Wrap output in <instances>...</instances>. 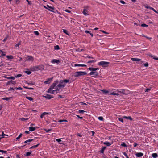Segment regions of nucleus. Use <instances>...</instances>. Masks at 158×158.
Instances as JSON below:
<instances>
[{
	"mask_svg": "<svg viewBox=\"0 0 158 158\" xmlns=\"http://www.w3.org/2000/svg\"><path fill=\"white\" fill-rule=\"evenodd\" d=\"M59 84L58 80L55 82L51 86L47 92L51 94L56 93L58 92Z\"/></svg>",
	"mask_w": 158,
	"mask_h": 158,
	"instance_id": "f257e3e1",
	"label": "nucleus"
},
{
	"mask_svg": "<svg viewBox=\"0 0 158 158\" xmlns=\"http://www.w3.org/2000/svg\"><path fill=\"white\" fill-rule=\"evenodd\" d=\"M88 69L91 71L89 73V74L90 75H91L92 77H95L98 76V72L96 71L97 70H99V68L89 67L88 68Z\"/></svg>",
	"mask_w": 158,
	"mask_h": 158,
	"instance_id": "f03ea898",
	"label": "nucleus"
},
{
	"mask_svg": "<svg viewBox=\"0 0 158 158\" xmlns=\"http://www.w3.org/2000/svg\"><path fill=\"white\" fill-rule=\"evenodd\" d=\"M44 66L43 65H40L38 66H35L31 67L30 68L31 70L32 71H38L44 70Z\"/></svg>",
	"mask_w": 158,
	"mask_h": 158,
	"instance_id": "7ed1b4c3",
	"label": "nucleus"
},
{
	"mask_svg": "<svg viewBox=\"0 0 158 158\" xmlns=\"http://www.w3.org/2000/svg\"><path fill=\"white\" fill-rule=\"evenodd\" d=\"M87 73L85 72L79 71L75 73L74 76L76 77H78L81 76H83L86 74Z\"/></svg>",
	"mask_w": 158,
	"mask_h": 158,
	"instance_id": "20e7f679",
	"label": "nucleus"
},
{
	"mask_svg": "<svg viewBox=\"0 0 158 158\" xmlns=\"http://www.w3.org/2000/svg\"><path fill=\"white\" fill-rule=\"evenodd\" d=\"M109 63V62L106 61H101L98 63V65L102 66L103 67H107Z\"/></svg>",
	"mask_w": 158,
	"mask_h": 158,
	"instance_id": "39448f33",
	"label": "nucleus"
},
{
	"mask_svg": "<svg viewBox=\"0 0 158 158\" xmlns=\"http://www.w3.org/2000/svg\"><path fill=\"white\" fill-rule=\"evenodd\" d=\"M69 80H64V81L61 80L60 81V88L61 87H64L66 85V84L69 82Z\"/></svg>",
	"mask_w": 158,
	"mask_h": 158,
	"instance_id": "423d86ee",
	"label": "nucleus"
},
{
	"mask_svg": "<svg viewBox=\"0 0 158 158\" xmlns=\"http://www.w3.org/2000/svg\"><path fill=\"white\" fill-rule=\"evenodd\" d=\"M127 91H128L127 90L126 91L125 90H123V89L121 90L118 89L117 90V92L118 93H122V94H127Z\"/></svg>",
	"mask_w": 158,
	"mask_h": 158,
	"instance_id": "0eeeda50",
	"label": "nucleus"
},
{
	"mask_svg": "<svg viewBox=\"0 0 158 158\" xmlns=\"http://www.w3.org/2000/svg\"><path fill=\"white\" fill-rule=\"evenodd\" d=\"M51 62L53 64H58L59 63V60L53 59L51 60Z\"/></svg>",
	"mask_w": 158,
	"mask_h": 158,
	"instance_id": "6e6552de",
	"label": "nucleus"
},
{
	"mask_svg": "<svg viewBox=\"0 0 158 158\" xmlns=\"http://www.w3.org/2000/svg\"><path fill=\"white\" fill-rule=\"evenodd\" d=\"M53 78H49L47 80L44 82V83L45 84H50Z\"/></svg>",
	"mask_w": 158,
	"mask_h": 158,
	"instance_id": "1a4fd4ad",
	"label": "nucleus"
},
{
	"mask_svg": "<svg viewBox=\"0 0 158 158\" xmlns=\"http://www.w3.org/2000/svg\"><path fill=\"white\" fill-rule=\"evenodd\" d=\"M34 60L32 56H28L26 58V61H33Z\"/></svg>",
	"mask_w": 158,
	"mask_h": 158,
	"instance_id": "9d476101",
	"label": "nucleus"
},
{
	"mask_svg": "<svg viewBox=\"0 0 158 158\" xmlns=\"http://www.w3.org/2000/svg\"><path fill=\"white\" fill-rule=\"evenodd\" d=\"M51 114L50 112H44L42 113L41 115L40 116V118H43L44 116L46 115L50 114Z\"/></svg>",
	"mask_w": 158,
	"mask_h": 158,
	"instance_id": "9b49d317",
	"label": "nucleus"
},
{
	"mask_svg": "<svg viewBox=\"0 0 158 158\" xmlns=\"http://www.w3.org/2000/svg\"><path fill=\"white\" fill-rule=\"evenodd\" d=\"M43 97H44L45 98L48 99L53 98V96L49 94H47L46 96H43Z\"/></svg>",
	"mask_w": 158,
	"mask_h": 158,
	"instance_id": "f8f14e48",
	"label": "nucleus"
},
{
	"mask_svg": "<svg viewBox=\"0 0 158 158\" xmlns=\"http://www.w3.org/2000/svg\"><path fill=\"white\" fill-rule=\"evenodd\" d=\"M47 9L51 11H53L54 10V8L53 7L49 6V5H47Z\"/></svg>",
	"mask_w": 158,
	"mask_h": 158,
	"instance_id": "ddd939ff",
	"label": "nucleus"
},
{
	"mask_svg": "<svg viewBox=\"0 0 158 158\" xmlns=\"http://www.w3.org/2000/svg\"><path fill=\"white\" fill-rule=\"evenodd\" d=\"M131 60L134 61H139L141 60V59H139L136 58H131Z\"/></svg>",
	"mask_w": 158,
	"mask_h": 158,
	"instance_id": "4468645a",
	"label": "nucleus"
},
{
	"mask_svg": "<svg viewBox=\"0 0 158 158\" xmlns=\"http://www.w3.org/2000/svg\"><path fill=\"white\" fill-rule=\"evenodd\" d=\"M135 155L137 157H139L142 156L143 155V154L141 152H139L136 153Z\"/></svg>",
	"mask_w": 158,
	"mask_h": 158,
	"instance_id": "2eb2a0df",
	"label": "nucleus"
},
{
	"mask_svg": "<svg viewBox=\"0 0 158 158\" xmlns=\"http://www.w3.org/2000/svg\"><path fill=\"white\" fill-rule=\"evenodd\" d=\"M83 13L85 15H87L88 14V11L85 9H84V10L83 11Z\"/></svg>",
	"mask_w": 158,
	"mask_h": 158,
	"instance_id": "dca6fc26",
	"label": "nucleus"
},
{
	"mask_svg": "<svg viewBox=\"0 0 158 158\" xmlns=\"http://www.w3.org/2000/svg\"><path fill=\"white\" fill-rule=\"evenodd\" d=\"M74 67L78 66V67H86V65L85 64H74Z\"/></svg>",
	"mask_w": 158,
	"mask_h": 158,
	"instance_id": "f3484780",
	"label": "nucleus"
},
{
	"mask_svg": "<svg viewBox=\"0 0 158 158\" xmlns=\"http://www.w3.org/2000/svg\"><path fill=\"white\" fill-rule=\"evenodd\" d=\"M123 118L127 119H129L131 121L132 120V118L130 116L127 117L126 116H124L123 117Z\"/></svg>",
	"mask_w": 158,
	"mask_h": 158,
	"instance_id": "a211bd4d",
	"label": "nucleus"
},
{
	"mask_svg": "<svg viewBox=\"0 0 158 158\" xmlns=\"http://www.w3.org/2000/svg\"><path fill=\"white\" fill-rule=\"evenodd\" d=\"M35 127H29V130L30 131H32L35 130Z\"/></svg>",
	"mask_w": 158,
	"mask_h": 158,
	"instance_id": "6ab92c4d",
	"label": "nucleus"
},
{
	"mask_svg": "<svg viewBox=\"0 0 158 158\" xmlns=\"http://www.w3.org/2000/svg\"><path fill=\"white\" fill-rule=\"evenodd\" d=\"M104 144L106 145L107 146H109L111 145V143L107 141L105 142L104 143Z\"/></svg>",
	"mask_w": 158,
	"mask_h": 158,
	"instance_id": "aec40b11",
	"label": "nucleus"
},
{
	"mask_svg": "<svg viewBox=\"0 0 158 158\" xmlns=\"http://www.w3.org/2000/svg\"><path fill=\"white\" fill-rule=\"evenodd\" d=\"M144 6H145V7L146 8L149 9H151V10H153V11H154L155 10V9L153 8H152V7H150V6H148L147 5H145Z\"/></svg>",
	"mask_w": 158,
	"mask_h": 158,
	"instance_id": "412c9836",
	"label": "nucleus"
},
{
	"mask_svg": "<svg viewBox=\"0 0 158 158\" xmlns=\"http://www.w3.org/2000/svg\"><path fill=\"white\" fill-rule=\"evenodd\" d=\"M152 156L153 158H156L158 157V155L156 153H153Z\"/></svg>",
	"mask_w": 158,
	"mask_h": 158,
	"instance_id": "4be33fe9",
	"label": "nucleus"
},
{
	"mask_svg": "<svg viewBox=\"0 0 158 158\" xmlns=\"http://www.w3.org/2000/svg\"><path fill=\"white\" fill-rule=\"evenodd\" d=\"M5 77L8 79L14 80L15 79V77Z\"/></svg>",
	"mask_w": 158,
	"mask_h": 158,
	"instance_id": "5701e85b",
	"label": "nucleus"
},
{
	"mask_svg": "<svg viewBox=\"0 0 158 158\" xmlns=\"http://www.w3.org/2000/svg\"><path fill=\"white\" fill-rule=\"evenodd\" d=\"M6 57L9 59H12L13 58V57L12 55L7 56Z\"/></svg>",
	"mask_w": 158,
	"mask_h": 158,
	"instance_id": "b1692460",
	"label": "nucleus"
},
{
	"mask_svg": "<svg viewBox=\"0 0 158 158\" xmlns=\"http://www.w3.org/2000/svg\"><path fill=\"white\" fill-rule=\"evenodd\" d=\"M11 98H12V97L4 98H2V100L8 101L9 100H10Z\"/></svg>",
	"mask_w": 158,
	"mask_h": 158,
	"instance_id": "393cba45",
	"label": "nucleus"
},
{
	"mask_svg": "<svg viewBox=\"0 0 158 158\" xmlns=\"http://www.w3.org/2000/svg\"><path fill=\"white\" fill-rule=\"evenodd\" d=\"M33 140V139H28V140H27L24 142V143H26L27 142H30L32 141Z\"/></svg>",
	"mask_w": 158,
	"mask_h": 158,
	"instance_id": "a878e982",
	"label": "nucleus"
},
{
	"mask_svg": "<svg viewBox=\"0 0 158 158\" xmlns=\"http://www.w3.org/2000/svg\"><path fill=\"white\" fill-rule=\"evenodd\" d=\"M151 57H152L154 59L158 60V58H157L155 56L153 55H150Z\"/></svg>",
	"mask_w": 158,
	"mask_h": 158,
	"instance_id": "bb28decb",
	"label": "nucleus"
},
{
	"mask_svg": "<svg viewBox=\"0 0 158 158\" xmlns=\"http://www.w3.org/2000/svg\"><path fill=\"white\" fill-rule=\"evenodd\" d=\"M26 98L30 101H32L33 100V98L31 97H26Z\"/></svg>",
	"mask_w": 158,
	"mask_h": 158,
	"instance_id": "cd10ccee",
	"label": "nucleus"
},
{
	"mask_svg": "<svg viewBox=\"0 0 158 158\" xmlns=\"http://www.w3.org/2000/svg\"><path fill=\"white\" fill-rule=\"evenodd\" d=\"M39 144H37V145H36L32 146L31 147H30V148L31 149H33V148H35L36 147H38V146Z\"/></svg>",
	"mask_w": 158,
	"mask_h": 158,
	"instance_id": "c85d7f7f",
	"label": "nucleus"
},
{
	"mask_svg": "<svg viewBox=\"0 0 158 158\" xmlns=\"http://www.w3.org/2000/svg\"><path fill=\"white\" fill-rule=\"evenodd\" d=\"M110 95H116L117 96L119 95V94L118 93H110L109 94Z\"/></svg>",
	"mask_w": 158,
	"mask_h": 158,
	"instance_id": "c756f323",
	"label": "nucleus"
},
{
	"mask_svg": "<svg viewBox=\"0 0 158 158\" xmlns=\"http://www.w3.org/2000/svg\"><path fill=\"white\" fill-rule=\"evenodd\" d=\"M101 91L105 94L109 92V91L108 90H102Z\"/></svg>",
	"mask_w": 158,
	"mask_h": 158,
	"instance_id": "7c9ffc66",
	"label": "nucleus"
},
{
	"mask_svg": "<svg viewBox=\"0 0 158 158\" xmlns=\"http://www.w3.org/2000/svg\"><path fill=\"white\" fill-rule=\"evenodd\" d=\"M19 119H20L22 121H24L25 120H27L28 119V118H20Z\"/></svg>",
	"mask_w": 158,
	"mask_h": 158,
	"instance_id": "2f4dec72",
	"label": "nucleus"
},
{
	"mask_svg": "<svg viewBox=\"0 0 158 158\" xmlns=\"http://www.w3.org/2000/svg\"><path fill=\"white\" fill-rule=\"evenodd\" d=\"M22 134H20L16 138V140H18L19 139H20V137H21L22 136Z\"/></svg>",
	"mask_w": 158,
	"mask_h": 158,
	"instance_id": "473e14b6",
	"label": "nucleus"
},
{
	"mask_svg": "<svg viewBox=\"0 0 158 158\" xmlns=\"http://www.w3.org/2000/svg\"><path fill=\"white\" fill-rule=\"evenodd\" d=\"M98 118L99 120L100 121H102L103 120V118L102 116H100L98 117Z\"/></svg>",
	"mask_w": 158,
	"mask_h": 158,
	"instance_id": "72a5a7b5",
	"label": "nucleus"
},
{
	"mask_svg": "<svg viewBox=\"0 0 158 158\" xmlns=\"http://www.w3.org/2000/svg\"><path fill=\"white\" fill-rule=\"evenodd\" d=\"M106 147H103L102 149V150H101V152L103 153V151L106 149Z\"/></svg>",
	"mask_w": 158,
	"mask_h": 158,
	"instance_id": "f704fd0d",
	"label": "nucleus"
},
{
	"mask_svg": "<svg viewBox=\"0 0 158 158\" xmlns=\"http://www.w3.org/2000/svg\"><path fill=\"white\" fill-rule=\"evenodd\" d=\"M63 32L65 33L67 35H68V33L67 31L66 30L63 29L62 30Z\"/></svg>",
	"mask_w": 158,
	"mask_h": 158,
	"instance_id": "c9c22d12",
	"label": "nucleus"
},
{
	"mask_svg": "<svg viewBox=\"0 0 158 158\" xmlns=\"http://www.w3.org/2000/svg\"><path fill=\"white\" fill-rule=\"evenodd\" d=\"M54 49L56 50H58L59 49V46L58 45H57L54 47Z\"/></svg>",
	"mask_w": 158,
	"mask_h": 158,
	"instance_id": "e433bc0d",
	"label": "nucleus"
},
{
	"mask_svg": "<svg viewBox=\"0 0 158 158\" xmlns=\"http://www.w3.org/2000/svg\"><path fill=\"white\" fill-rule=\"evenodd\" d=\"M123 117L122 118H119V119H118V120L122 122V123H123Z\"/></svg>",
	"mask_w": 158,
	"mask_h": 158,
	"instance_id": "4c0bfd02",
	"label": "nucleus"
},
{
	"mask_svg": "<svg viewBox=\"0 0 158 158\" xmlns=\"http://www.w3.org/2000/svg\"><path fill=\"white\" fill-rule=\"evenodd\" d=\"M85 111L83 110H79V112L80 113H84V112Z\"/></svg>",
	"mask_w": 158,
	"mask_h": 158,
	"instance_id": "58836bf2",
	"label": "nucleus"
},
{
	"mask_svg": "<svg viewBox=\"0 0 158 158\" xmlns=\"http://www.w3.org/2000/svg\"><path fill=\"white\" fill-rule=\"evenodd\" d=\"M10 83L12 84L15 85L16 84V82L15 81H10Z\"/></svg>",
	"mask_w": 158,
	"mask_h": 158,
	"instance_id": "ea45409f",
	"label": "nucleus"
},
{
	"mask_svg": "<svg viewBox=\"0 0 158 158\" xmlns=\"http://www.w3.org/2000/svg\"><path fill=\"white\" fill-rule=\"evenodd\" d=\"M95 62V61H94V60H91V61H88V62H87V63H94Z\"/></svg>",
	"mask_w": 158,
	"mask_h": 158,
	"instance_id": "a19ab883",
	"label": "nucleus"
},
{
	"mask_svg": "<svg viewBox=\"0 0 158 158\" xmlns=\"http://www.w3.org/2000/svg\"><path fill=\"white\" fill-rule=\"evenodd\" d=\"M121 146H123V147H127V146H126L125 143H123L122 144H121Z\"/></svg>",
	"mask_w": 158,
	"mask_h": 158,
	"instance_id": "79ce46f5",
	"label": "nucleus"
},
{
	"mask_svg": "<svg viewBox=\"0 0 158 158\" xmlns=\"http://www.w3.org/2000/svg\"><path fill=\"white\" fill-rule=\"evenodd\" d=\"M31 154V152H28L26 153V155L27 156H29Z\"/></svg>",
	"mask_w": 158,
	"mask_h": 158,
	"instance_id": "37998d69",
	"label": "nucleus"
},
{
	"mask_svg": "<svg viewBox=\"0 0 158 158\" xmlns=\"http://www.w3.org/2000/svg\"><path fill=\"white\" fill-rule=\"evenodd\" d=\"M22 75L21 74H18L16 76H15V77H21L22 76Z\"/></svg>",
	"mask_w": 158,
	"mask_h": 158,
	"instance_id": "c03bdc74",
	"label": "nucleus"
},
{
	"mask_svg": "<svg viewBox=\"0 0 158 158\" xmlns=\"http://www.w3.org/2000/svg\"><path fill=\"white\" fill-rule=\"evenodd\" d=\"M141 26L143 27H147L148 26L147 25L145 24H142V25H141Z\"/></svg>",
	"mask_w": 158,
	"mask_h": 158,
	"instance_id": "a18cd8bd",
	"label": "nucleus"
},
{
	"mask_svg": "<svg viewBox=\"0 0 158 158\" xmlns=\"http://www.w3.org/2000/svg\"><path fill=\"white\" fill-rule=\"evenodd\" d=\"M15 89L21 90L22 89L21 87H18V88H15Z\"/></svg>",
	"mask_w": 158,
	"mask_h": 158,
	"instance_id": "49530a36",
	"label": "nucleus"
},
{
	"mask_svg": "<svg viewBox=\"0 0 158 158\" xmlns=\"http://www.w3.org/2000/svg\"><path fill=\"white\" fill-rule=\"evenodd\" d=\"M34 33L36 35H38L39 34V33L38 31H34Z\"/></svg>",
	"mask_w": 158,
	"mask_h": 158,
	"instance_id": "de8ad7c7",
	"label": "nucleus"
},
{
	"mask_svg": "<svg viewBox=\"0 0 158 158\" xmlns=\"http://www.w3.org/2000/svg\"><path fill=\"white\" fill-rule=\"evenodd\" d=\"M150 89H151V88H148V89H146L145 92H148L149 91Z\"/></svg>",
	"mask_w": 158,
	"mask_h": 158,
	"instance_id": "09e8293b",
	"label": "nucleus"
},
{
	"mask_svg": "<svg viewBox=\"0 0 158 158\" xmlns=\"http://www.w3.org/2000/svg\"><path fill=\"white\" fill-rule=\"evenodd\" d=\"M0 152H2V153H6L7 152L6 151H3V150H0Z\"/></svg>",
	"mask_w": 158,
	"mask_h": 158,
	"instance_id": "8fccbe9b",
	"label": "nucleus"
},
{
	"mask_svg": "<svg viewBox=\"0 0 158 158\" xmlns=\"http://www.w3.org/2000/svg\"><path fill=\"white\" fill-rule=\"evenodd\" d=\"M26 1L28 2V4L31 5V2L28 0H26Z\"/></svg>",
	"mask_w": 158,
	"mask_h": 158,
	"instance_id": "3c124183",
	"label": "nucleus"
},
{
	"mask_svg": "<svg viewBox=\"0 0 158 158\" xmlns=\"http://www.w3.org/2000/svg\"><path fill=\"white\" fill-rule=\"evenodd\" d=\"M26 73L28 74H30L31 73V72L30 71H26Z\"/></svg>",
	"mask_w": 158,
	"mask_h": 158,
	"instance_id": "603ef678",
	"label": "nucleus"
},
{
	"mask_svg": "<svg viewBox=\"0 0 158 158\" xmlns=\"http://www.w3.org/2000/svg\"><path fill=\"white\" fill-rule=\"evenodd\" d=\"M123 154L126 157V158H127V157H128L127 155V153L125 152L123 153Z\"/></svg>",
	"mask_w": 158,
	"mask_h": 158,
	"instance_id": "864d4df0",
	"label": "nucleus"
},
{
	"mask_svg": "<svg viewBox=\"0 0 158 158\" xmlns=\"http://www.w3.org/2000/svg\"><path fill=\"white\" fill-rule=\"evenodd\" d=\"M60 122H67V120H60Z\"/></svg>",
	"mask_w": 158,
	"mask_h": 158,
	"instance_id": "5fc2aeb1",
	"label": "nucleus"
},
{
	"mask_svg": "<svg viewBox=\"0 0 158 158\" xmlns=\"http://www.w3.org/2000/svg\"><path fill=\"white\" fill-rule=\"evenodd\" d=\"M25 88L26 89H30V90H31V89H33V88H31V87H29V88H27V87H25Z\"/></svg>",
	"mask_w": 158,
	"mask_h": 158,
	"instance_id": "6e6d98bb",
	"label": "nucleus"
},
{
	"mask_svg": "<svg viewBox=\"0 0 158 158\" xmlns=\"http://www.w3.org/2000/svg\"><path fill=\"white\" fill-rule=\"evenodd\" d=\"M144 65L145 67H147L148 66V63H146L144 64Z\"/></svg>",
	"mask_w": 158,
	"mask_h": 158,
	"instance_id": "4d7b16f0",
	"label": "nucleus"
},
{
	"mask_svg": "<svg viewBox=\"0 0 158 158\" xmlns=\"http://www.w3.org/2000/svg\"><path fill=\"white\" fill-rule=\"evenodd\" d=\"M20 45V43H19L15 45V47H18L19 46V45Z\"/></svg>",
	"mask_w": 158,
	"mask_h": 158,
	"instance_id": "13d9d810",
	"label": "nucleus"
},
{
	"mask_svg": "<svg viewBox=\"0 0 158 158\" xmlns=\"http://www.w3.org/2000/svg\"><path fill=\"white\" fill-rule=\"evenodd\" d=\"M85 32L86 33H90V31L88 30H85Z\"/></svg>",
	"mask_w": 158,
	"mask_h": 158,
	"instance_id": "bf43d9fd",
	"label": "nucleus"
},
{
	"mask_svg": "<svg viewBox=\"0 0 158 158\" xmlns=\"http://www.w3.org/2000/svg\"><path fill=\"white\" fill-rule=\"evenodd\" d=\"M44 130L47 132H48L49 131H51V129H48V130H47L46 129H44Z\"/></svg>",
	"mask_w": 158,
	"mask_h": 158,
	"instance_id": "052dcab7",
	"label": "nucleus"
},
{
	"mask_svg": "<svg viewBox=\"0 0 158 158\" xmlns=\"http://www.w3.org/2000/svg\"><path fill=\"white\" fill-rule=\"evenodd\" d=\"M6 135L3 132V131H2V135L1 136H3V138L4 137V136Z\"/></svg>",
	"mask_w": 158,
	"mask_h": 158,
	"instance_id": "680f3d73",
	"label": "nucleus"
},
{
	"mask_svg": "<svg viewBox=\"0 0 158 158\" xmlns=\"http://www.w3.org/2000/svg\"><path fill=\"white\" fill-rule=\"evenodd\" d=\"M120 2H121V3L123 4H125V2L124 1L122 0H121L120 1Z\"/></svg>",
	"mask_w": 158,
	"mask_h": 158,
	"instance_id": "e2e57ef3",
	"label": "nucleus"
},
{
	"mask_svg": "<svg viewBox=\"0 0 158 158\" xmlns=\"http://www.w3.org/2000/svg\"><path fill=\"white\" fill-rule=\"evenodd\" d=\"M65 11L67 12H68V13H70L71 12V11H69V10H67V9H66V10H65Z\"/></svg>",
	"mask_w": 158,
	"mask_h": 158,
	"instance_id": "0e129e2a",
	"label": "nucleus"
},
{
	"mask_svg": "<svg viewBox=\"0 0 158 158\" xmlns=\"http://www.w3.org/2000/svg\"><path fill=\"white\" fill-rule=\"evenodd\" d=\"M20 0H16V4H18L20 2Z\"/></svg>",
	"mask_w": 158,
	"mask_h": 158,
	"instance_id": "69168bd1",
	"label": "nucleus"
},
{
	"mask_svg": "<svg viewBox=\"0 0 158 158\" xmlns=\"http://www.w3.org/2000/svg\"><path fill=\"white\" fill-rule=\"evenodd\" d=\"M146 38H147V39H149V40H152V38H151V37H147V36H146Z\"/></svg>",
	"mask_w": 158,
	"mask_h": 158,
	"instance_id": "338daca9",
	"label": "nucleus"
},
{
	"mask_svg": "<svg viewBox=\"0 0 158 158\" xmlns=\"http://www.w3.org/2000/svg\"><path fill=\"white\" fill-rule=\"evenodd\" d=\"M76 116L78 117V118H79L81 119H82L83 118L82 117H80L79 115H77Z\"/></svg>",
	"mask_w": 158,
	"mask_h": 158,
	"instance_id": "774afa93",
	"label": "nucleus"
}]
</instances>
